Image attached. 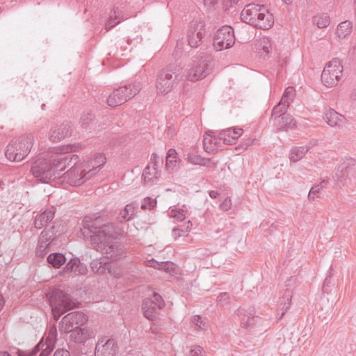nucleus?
<instances>
[{
	"instance_id": "55",
	"label": "nucleus",
	"mask_w": 356,
	"mask_h": 356,
	"mask_svg": "<svg viewBox=\"0 0 356 356\" xmlns=\"http://www.w3.org/2000/svg\"><path fill=\"white\" fill-rule=\"evenodd\" d=\"M175 128L173 126H170L168 127V129L165 130V135L169 138H172L175 134Z\"/></svg>"
},
{
	"instance_id": "50",
	"label": "nucleus",
	"mask_w": 356,
	"mask_h": 356,
	"mask_svg": "<svg viewBox=\"0 0 356 356\" xmlns=\"http://www.w3.org/2000/svg\"><path fill=\"white\" fill-rule=\"evenodd\" d=\"M231 207L232 201L229 197L225 198L220 205V208L223 211H228L229 209H231Z\"/></svg>"
},
{
	"instance_id": "16",
	"label": "nucleus",
	"mask_w": 356,
	"mask_h": 356,
	"mask_svg": "<svg viewBox=\"0 0 356 356\" xmlns=\"http://www.w3.org/2000/svg\"><path fill=\"white\" fill-rule=\"evenodd\" d=\"M57 330L55 326L50 327L46 341L41 340L38 344L42 348L39 356H48L54 350L56 341Z\"/></svg>"
},
{
	"instance_id": "9",
	"label": "nucleus",
	"mask_w": 356,
	"mask_h": 356,
	"mask_svg": "<svg viewBox=\"0 0 356 356\" xmlns=\"http://www.w3.org/2000/svg\"><path fill=\"white\" fill-rule=\"evenodd\" d=\"M65 156H70L71 159L70 163H73V166L64 174V180L71 186H80L90 179L89 175L87 174L86 170H83L85 168L82 163H79V157L76 154H65Z\"/></svg>"
},
{
	"instance_id": "15",
	"label": "nucleus",
	"mask_w": 356,
	"mask_h": 356,
	"mask_svg": "<svg viewBox=\"0 0 356 356\" xmlns=\"http://www.w3.org/2000/svg\"><path fill=\"white\" fill-rule=\"evenodd\" d=\"M106 163V157L102 154H97L95 157L88 161H84L82 164L86 170L87 174L89 175L90 178L96 175L97 172L104 166Z\"/></svg>"
},
{
	"instance_id": "34",
	"label": "nucleus",
	"mask_w": 356,
	"mask_h": 356,
	"mask_svg": "<svg viewBox=\"0 0 356 356\" xmlns=\"http://www.w3.org/2000/svg\"><path fill=\"white\" fill-rule=\"evenodd\" d=\"M271 46L270 40L268 37H263L259 40H257L254 44V48L256 51L259 54H261L262 51L265 55L269 54Z\"/></svg>"
},
{
	"instance_id": "45",
	"label": "nucleus",
	"mask_w": 356,
	"mask_h": 356,
	"mask_svg": "<svg viewBox=\"0 0 356 356\" xmlns=\"http://www.w3.org/2000/svg\"><path fill=\"white\" fill-rule=\"evenodd\" d=\"M286 109L287 108L280 105V104H277L275 106H274L271 115L272 118H274L275 120H277L278 121V117L281 114L286 113Z\"/></svg>"
},
{
	"instance_id": "40",
	"label": "nucleus",
	"mask_w": 356,
	"mask_h": 356,
	"mask_svg": "<svg viewBox=\"0 0 356 356\" xmlns=\"http://www.w3.org/2000/svg\"><path fill=\"white\" fill-rule=\"evenodd\" d=\"M187 160L189 163L195 165H202L205 164L204 158L193 153H188L187 154Z\"/></svg>"
},
{
	"instance_id": "23",
	"label": "nucleus",
	"mask_w": 356,
	"mask_h": 356,
	"mask_svg": "<svg viewBox=\"0 0 356 356\" xmlns=\"http://www.w3.org/2000/svg\"><path fill=\"white\" fill-rule=\"evenodd\" d=\"M221 140L219 139V134L218 137L215 135L212 131L206 132V135L204 138V147L207 152H213L219 147V143Z\"/></svg>"
},
{
	"instance_id": "10",
	"label": "nucleus",
	"mask_w": 356,
	"mask_h": 356,
	"mask_svg": "<svg viewBox=\"0 0 356 356\" xmlns=\"http://www.w3.org/2000/svg\"><path fill=\"white\" fill-rule=\"evenodd\" d=\"M343 65L338 58H333L324 67L321 74L323 83L333 87L339 83L342 76Z\"/></svg>"
},
{
	"instance_id": "12",
	"label": "nucleus",
	"mask_w": 356,
	"mask_h": 356,
	"mask_svg": "<svg viewBox=\"0 0 356 356\" xmlns=\"http://www.w3.org/2000/svg\"><path fill=\"white\" fill-rule=\"evenodd\" d=\"M234 29L229 25L219 29L214 36L213 46L216 51L228 49L234 44Z\"/></svg>"
},
{
	"instance_id": "21",
	"label": "nucleus",
	"mask_w": 356,
	"mask_h": 356,
	"mask_svg": "<svg viewBox=\"0 0 356 356\" xmlns=\"http://www.w3.org/2000/svg\"><path fill=\"white\" fill-rule=\"evenodd\" d=\"M324 120L330 127H341L346 122V118L332 108L324 112Z\"/></svg>"
},
{
	"instance_id": "64",
	"label": "nucleus",
	"mask_w": 356,
	"mask_h": 356,
	"mask_svg": "<svg viewBox=\"0 0 356 356\" xmlns=\"http://www.w3.org/2000/svg\"><path fill=\"white\" fill-rule=\"evenodd\" d=\"M282 1L286 4L290 5L292 3L293 0H282Z\"/></svg>"
},
{
	"instance_id": "48",
	"label": "nucleus",
	"mask_w": 356,
	"mask_h": 356,
	"mask_svg": "<svg viewBox=\"0 0 356 356\" xmlns=\"http://www.w3.org/2000/svg\"><path fill=\"white\" fill-rule=\"evenodd\" d=\"M291 102H292L291 97H290L289 96L283 95L279 104L280 105L283 106L284 107H285L286 108H287L289 106Z\"/></svg>"
},
{
	"instance_id": "54",
	"label": "nucleus",
	"mask_w": 356,
	"mask_h": 356,
	"mask_svg": "<svg viewBox=\"0 0 356 356\" xmlns=\"http://www.w3.org/2000/svg\"><path fill=\"white\" fill-rule=\"evenodd\" d=\"M331 283V275L330 273L327 275L324 280L323 286V291L328 293L327 287L329 286L330 284Z\"/></svg>"
},
{
	"instance_id": "27",
	"label": "nucleus",
	"mask_w": 356,
	"mask_h": 356,
	"mask_svg": "<svg viewBox=\"0 0 356 356\" xmlns=\"http://www.w3.org/2000/svg\"><path fill=\"white\" fill-rule=\"evenodd\" d=\"M92 270L98 275H104L111 272V264L105 258L94 259L90 263Z\"/></svg>"
},
{
	"instance_id": "31",
	"label": "nucleus",
	"mask_w": 356,
	"mask_h": 356,
	"mask_svg": "<svg viewBox=\"0 0 356 356\" xmlns=\"http://www.w3.org/2000/svg\"><path fill=\"white\" fill-rule=\"evenodd\" d=\"M138 205L134 202L128 204L125 206L119 214V219L120 221H129L131 220L134 215L135 211L138 209Z\"/></svg>"
},
{
	"instance_id": "39",
	"label": "nucleus",
	"mask_w": 356,
	"mask_h": 356,
	"mask_svg": "<svg viewBox=\"0 0 356 356\" xmlns=\"http://www.w3.org/2000/svg\"><path fill=\"white\" fill-rule=\"evenodd\" d=\"M170 217L176 219L177 221L181 222L186 219V213L182 209H172L169 213Z\"/></svg>"
},
{
	"instance_id": "7",
	"label": "nucleus",
	"mask_w": 356,
	"mask_h": 356,
	"mask_svg": "<svg viewBox=\"0 0 356 356\" xmlns=\"http://www.w3.org/2000/svg\"><path fill=\"white\" fill-rule=\"evenodd\" d=\"M141 90L140 82L124 85L115 89L107 99L108 105L111 107H116L122 105L130 99L133 98Z\"/></svg>"
},
{
	"instance_id": "43",
	"label": "nucleus",
	"mask_w": 356,
	"mask_h": 356,
	"mask_svg": "<svg viewBox=\"0 0 356 356\" xmlns=\"http://www.w3.org/2000/svg\"><path fill=\"white\" fill-rule=\"evenodd\" d=\"M156 205V199L147 197L144 199L143 202L142 203L140 208L143 210L145 209H153Z\"/></svg>"
},
{
	"instance_id": "37",
	"label": "nucleus",
	"mask_w": 356,
	"mask_h": 356,
	"mask_svg": "<svg viewBox=\"0 0 356 356\" xmlns=\"http://www.w3.org/2000/svg\"><path fill=\"white\" fill-rule=\"evenodd\" d=\"M351 31V24H339L337 28V33L341 38H346Z\"/></svg>"
},
{
	"instance_id": "5",
	"label": "nucleus",
	"mask_w": 356,
	"mask_h": 356,
	"mask_svg": "<svg viewBox=\"0 0 356 356\" xmlns=\"http://www.w3.org/2000/svg\"><path fill=\"white\" fill-rule=\"evenodd\" d=\"M49 300L56 321L65 312L77 307L79 304L75 302L69 294L58 289H54L49 293Z\"/></svg>"
},
{
	"instance_id": "47",
	"label": "nucleus",
	"mask_w": 356,
	"mask_h": 356,
	"mask_svg": "<svg viewBox=\"0 0 356 356\" xmlns=\"http://www.w3.org/2000/svg\"><path fill=\"white\" fill-rule=\"evenodd\" d=\"M203 348L200 346H197L189 351L188 356H203Z\"/></svg>"
},
{
	"instance_id": "63",
	"label": "nucleus",
	"mask_w": 356,
	"mask_h": 356,
	"mask_svg": "<svg viewBox=\"0 0 356 356\" xmlns=\"http://www.w3.org/2000/svg\"><path fill=\"white\" fill-rule=\"evenodd\" d=\"M317 24L318 28H319V29H323V28L327 27V24Z\"/></svg>"
},
{
	"instance_id": "1",
	"label": "nucleus",
	"mask_w": 356,
	"mask_h": 356,
	"mask_svg": "<svg viewBox=\"0 0 356 356\" xmlns=\"http://www.w3.org/2000/svg\"><path fill=\"white\" fill-rule=\"evenodd\" d=\"M102 220H92L86 216L83 221L81 232L85 237H90L92 246L98 252L104 254L107 259L120 260L125 257L124 246L115 241L116 231L113 223H102Z\"/></svg>"
},
{
	"instance_id": "2",
	"label": "nucleus",
	"mask_w": 356,
	"mask_h": 356,
	"mask_svg": "<svg viewBox=\"0 0 356 356\" xmlns=\"http://www.w3.org/2000/svg\"><path fill=\"white\" fill-rule=\"evenodd\" d=\"M70 147H60L56 149V152L47 156V158H39L32 165L31 172L32 175L41 182L47 183L51 179L60 175V172L70 165L72 158L65 156L63 152H67Z\"/></svg>"
},
{
	"instance_id": "24",
	"label": "nucleus",
	"mask_w": 356,
	"mask_h": 356,
	"mask_svg": "<svg viewBox=\"0 0 356 356\" xmlns=\"http://www.w3.org/2000/svg\"><path fill=\"white\" fill-rule=\"evenodd\" d=\"M315 141H311L305 146L294 147H293L289 153V159L292 162H298L302 159L310 148L316 145Z\"/></svg>"
},
{
	"instance_id": "22",
	"label": "nucleus",
	"mask_w": 356,
	"mask_h": 356,
	"mask_svg": "<svg viewBox=\"0 0 356 356\" xmlns=\"http://www.w3.org/2000/svg\"><path fill=\"white\" fill-rule=\"evenodd\" d=\"M243 129L241 128H229L219 132V139L225 144L232 145L235 143L236 139L242 134Z\"/></svg>"
},
{
	"instance_id": "59",
	"label": "nucleus",
	"mask_w": 356,
	"mask_h": 356,
	"mask_svg": "<svg viewBox=\"0 0 356 356\" xmlns=\"http://www.w3.org/2000/svg\"><path fill=\"white\" fill-rule=\"evenodd\" d=\"M218 195H219V193L216 191H209V196L211 198H213V199L216 198Z\"/></svg>"
},
{
	"instance_id": "44",
	"label": "nucleus",
	"mask_w": 356,
	"mask_h": 356,
	"mask_svg": "<svg viewBox=\"0 0 356 356\" xmlns=\"http://www.w3.org/2000/svg\"><path fill=\"white\" fill-rule=\"evenodd\" d=\"M93 118L94 116L91 113H83L80 120L81 126L84 129H87L92 121Z\"/></svg>"
},
{
	"instance_id": "42",
	"label": "nucleus",
	"mask_w": 356,
	"mask_h": 356,
	"mask_svg": "<svg viewBox=\"0 0 356 356\" xmlns=\"http://www.w3.org/2000/svg\"><path fill=\"white\" fill-rule=\"evenodd\" d=\"M42 348L38 343L32 350H18L17 356H34L38 352L41 353Z\"/></svg>"
},
{
	"instance_id": "26",
	"label": "nucleus",
	"mask_w": 356,
	"mask_h": 356,
	"mask_svg": "<svg viewBox=\"0 0 356 356\" xmlns=\"http://www.w3.org/2000/svg\"><path fill=\"white\" fill-rule=\"evenodd\" d=\"M54 217V211L51 209L44 211L42 213L38 214L35 218L34 226L36 229H40L46 227Z\"/></svg>"
},
{
	"instance_id": "14",
	"label": "nucleus",
	"mask_w": 356,
	"mask_h": 356,
	"mask_svg": "<svg viewBox=\"0 0 356 356\" xmlns=\"http://www.w3.org/2000/svg\"><path fill=\"white\" fill-rule=\"evenodd\" d=\"M159 157L156 154H152L151 163L143 170V178L144 184L147 186H152L159 181L160 173L158 170Z\"/></svg>"
},
{
	"instance_id": "11",
	"label": "nucleus",
	"mask_w": 356,
	"mask_h": 356,
	"mask_svg": "<svg viewBox=\"0 0 356 356\" xmlns=\"http://www.w3.org/2000/svg\"><path fill=\"white\" fill-rule=\"evenodd\" d=\"M88 321L86 315L81 312H73L66 314L59 325L60 332L70 333L74 329L80 328Z\"/></svg>"
},
{
	"instance_id": "25",
	"label": "nucleus",
	"mask_w": 356,
	"mask_h": 356,
	"mask_svg": "<svg viewBox=\"0 0 356 356\" xmlns=\"http://www.w3.org/2000/svg\"><path fill=\"white\" fill-rule=\"evenodd\" d=\"M70 126L67 124L56 125L51 128L49 139L54 142H59L70 134Z\"/></svg>"
},
{
	"instance_id": "28",
	"label": "nucleus",
	"mask_w": 356,
	"mask_h": 356,
	"mask_svg": "<svg viewBox=\"0 0 356 356\" xmlns=\"http://www.w3.org/2000/svg\"><path fill=\"white\" fill-rule=\"evenodd\" d=\"M280 130L287 131L289 129H293L296 127V122L294 118L288 113L281 114L278 117L277 121Z\"/></svg>"
},
{
	"instance_id": "32",
	"label": "nucleus",
	"mask_w": 356,
	"mask_h": 356,
	"mask_svg": "<svg viewBox=\"0 0 356 356\" xmlns=\"http://www.w3.org/2000/svg\"><path fill=\"white\" fill-rule=\"evenodd\" d=\"M66 257L65 254L59 252H54L47 257L48 263L54 268H60L65 262Z\"/></svg>"
},
{
	"instance_id": "46",
	"label": "nucleus",
	"mask_w": 356,
	"mask_h": 356,
	"mask_svg": "<svg viewBox=\"0 0 356 356\" xmlns=\"http://www.w3.org/2000/svg\"><path fill=\"white\" fill-rule=\"evenodd\" d=\"M229 294L227 292L220 293L217 297V302L219 305H225L229 302Z\"/></svg>"
},
{
	"instance_id": "52",
	"label": "nucleus",
	"mask_w": 356,
	"mask_h": 356,
	"mask_svg": "<svg viewBox=\"0 0 356 356\" xmlns=\"http://www.w3.org/2000/svg\"><path fill=\"white\" fill-rule=\"evenodd\" d=\"M163 262L159 263L154 259H151L147 261V266L152 267L154 268L160 269L163 266Z\"/></svg>"
},
{
	"instance_id": "35",
	"label": "nucleus",
	"mask_w": 356,
	"mask_h": 356,
	"mask_svg": "<svg viewBox=\"0 0 356 356\" xmlns=\"http://www.w3.org/2000/svg\"><path fill=\"white\" fill-rule=\"evenodd\" d=\"M192 226L193 224L191 221L188 220L179 227H174L172 229V235L175 239L185 236L186 233L191 229Z\"/></svg>"
},
{
	"instance_id": "53",
	"label": "nucleus",
	"mask_w": 356,
	"mask_h": 356,
	"mask_svg": "<svg viewBox=\"0 0 356 356\" xmlns=\"http://www.w3.org/2000/svg\"><path fill=\"white\" fill-rule=\"evenodd\" d=\"M53 356H71L70 353L65 349L56 350Z\"/></svg>"
},
{
	"instance_id": "58",
	"label": "nucleus",
	"mask_w": 356,
	"mask_h": 356,
	"mask_svg": "<svg viewBox=\"0 0 356 356\" xmlns=\"http://www.w3.org/2000/svg\"><path fill=\"white\" fill-rule=\"evenodd\" d=\"M293 88L292 87H289L285 90L283 95L289 96L291 97V96L293 95Z\"/></svg>"
},
{
	"instance_id": "61",
	"label": "nucleus",
	"mask_w": 356,
	"mask_h": 356,
	"mask_svg": "<svg viewBox=\"0 0 356 356\" xmlns=\"http://www.w3.org/2000/svg\"><path fill=\"white\" fill-rule=\"evenodd\" d=\"M110 24H105V29H106V32L110 31L113 27V26H108Z\"/></svg>"
},
{
	"instance_id": "56",
	"label": "nucleus",
	"mask_w": 356,
	"mask_h": 356,
	"mask_svg": "<svg viewBox=\"0 0 356 356\" xmlns=\"http://www.w3.org/2000/svg\"><path fill=\"white\" fill-rule=\"evenodd\" d=\"M193 322L200 329H204V325H202L201 317L200 316H195L193 318Z\"/></svg>"
},
{
	"instance_id": "49",
	"label": "nucleus",
	"mask_w": 356,
	"mask_h": 356,
	"mask_svg": "<svg viewBox=\"0 0 356 356\" xmlns=\"http://www.w3.org/2000/svg\"><path fill=\"white\" fill-rule=\"evenodd\" d=\"M254 318V316H248L247 318L244 316L241 319V325L244 328H248L252 324H253Z\"/></svg>"
},
{
	"instance_id": "17",
	"label": "nucleus",
	"mask_w": 356,
	"mask_h": 356,
	"mask_svg": "<svg viewBox=\"0 0 356 356\" xmlns=\"http://www.w3.org/2000/svg\"><path fill=\"white\" fill-rule=\"evenodd\" d=\"M204 34L205 30L203 24H195L191 26L188 31V44L193 48L198 47Z\"/></svg>"
},
{
	"instance_id": "18",
	"label": "nucleus",
	"mask_w": 356,
	"mask_h": 356,
	"mask_svg": "<svg viewBox=\"0 0 356 356\" xmlns=\"http://www.w3.org/2000/svg\"><path fill=\"white\" fill-rule=\"evenodd\" d=\"M117 352V344L114 339H108L105 343L98 341L96 344L95 356H115Z\"/></svg>"
},
{
	"instance_id": "20",
	"label": "nucleus",
	"mask_w": 356,
	"mask_h": 356,
	"mask_svg": "<svg viewBox=\"0 0 356 356\" xmlns=\"http://www.w3.org/2000/svg\"><path fill=\"white\" fill-rule=\"evenodd\" d=\"M55 237L56 236L54 232H47L46 229L43 230L40 236L39 245L36 250V254L40 257H43L47 252L46 250L47 248L54 241Z\"/></svg>"
},
{
	"instance_id": "36",
	"label": "nucleus",
	"mask_w": 356,
	"mask_h": 356,
	"mask_svg": "<svg viewBox=\"0 0 356 356\" xmlns=\"http://www.w3.org/2000/svg\"><path fill=\"white\" fill-rule=\"evenodd\" d=\"M291 298H292L291 293L289 290H286L284 295L282 296V298L280 300V310L282 311V313H281V315H280L279 319H281L282 318V316L284 315L285 312L290 307Z\"/></svg>"
},
{
	"instance_id": "41",
	"label": "nucleus",
	"mask_w": 356,
	"mask_h": 356,
	"mask_svg": "<svg viewBox=\"0 0 356 356\" xmlns=\"http://www.w3.org/2000/svg\"><path fill=\"white\" fill-rule=\"evenodd\" d=\"M177 152L175 149H170L165 158V165L168 168H170L174 162H176Z\"/></svg>"
},
{
	"instance_id": "29",
	"label": "nucleus",
	"mask_w": 356,
	"mask_h": 356,
	"mask_svg": "<svg viewBox=\"0 0 356 356\" xmlns=\"http://www.w3.org/2000/svg\"><path fill=\"white\" fill-rule=\"evenodd\" d=\"M350 168L345 165H339L335 172L334 180L337 184L341 187L346 184V181L348 179Z\"/></svg>"
},
{
	"instance_id": "3",
	"label": "nucleus",
	"mask_w": 356,
	"mask_h": 356,
	"mask_svg": "<svg viewBox=\"0 0 356 356\" xmlns=\"http://www.w3.org/2000/svg\"><path fill=\"white\" fill-rule=\"evenodd\" d=\"M179 66L172 65L159 72L156 81L158 94L165 95L170 92L183 79Z\"/></svg>"
},
{
	"instance_id": "38",
	"label": "nucleus",
	"mask_w": 356,
	"mask_h": 356,
	"mask_svg": "<svg viewBox=\"0 0 356 356\" xmlns=\"http://www.w3.org/2000/svg\"><path fill=\"white\" fill-rule=\"evenodd\" d=\"M325 184V181L323 180L322 182L313 186L309 192L308 198L309 200H314L316 197H318V193L323 188Z\"/></svg>"
},
{
	"instance_id": "60",
	"label": "nucleus",
	"mask_w": 356,
	"mask_h": 356,
	"mask_svg": "<svg viewBox=\"0 0 356 356\" xmlns=\"http://www.w3.org/2000/svg\"><path fill=\"white\" fill-rule=\"evenodd\" d=\"M4 304V300L1 295H0V310L2 309Z\"/></svg>"
},
{
	"instance_id": "13",
	"label": "nucleus",
	"mask_w": 356,
	"mask_h": 356,
	"mask_svg": "<svg viewBox=\"0 0 356 356\" xmlns=\"http://www.w3.org/2000/svg\"><path fill=\"white\" fill-rule=\"evenodd\" d=\"M165 305L162 297L157 293H154L152 296L146 298L142 304V309L145 318L150 321L156 319L161 309Z\"/></svg>"
},
{
	"instance_id": "57",
	"label": "nucleus",
	"mask_w": 356,
	"mask_h": 356,
	"mask_svg": "<svg viewBox=\"0 0 356 356\" xmlns=\"http://www.w3.org/2000/svg\"><path fill=\"white\" fill-rule=\"evenodd\" d=\"M273 24H256L255 27L264 30H268L272 28Z\"/></svg>"
},
{
	"instance_id": "19",
	"label": "nucleus",
	"mask_w": 356,
	"mask_h": 356,
	"mask_svg": "<svg viewBox=\"0 0 356 356\" xmlns=\"http://www.w3.org/2000/svg\"><path fill=\"white\" fill-rule=\"evenodd\" d=\"M65 273H71L74 275H84L88 272L87 266L81 262L77 257L72 258L67 263L63 268Z\"/></svg>"
},
{
	"instance_id": "30",
	"label": "nucleus",
	"mask_w": 356,
	"mask_h": 356,
	"mask_svg": "<svg viewBox=\"0 0 356 356\" xmlns=\"http://www.w3.org/2000/svg\"><path fill=\"white\" fill-rule=\"evenodd\" d=\"M70 339L76 343H83L91 337V332L86 328H76L70 332Z\"/></svg>"
},
{
	"instance_id": "4",
	"label": "nucleus",
	"mask_w": 356,
	"mask_h": 356,
	"mask_svg": "<svg viewBox=\"0 0 356 356\" xmlns=\"http://www.w3.org/2000/svg\"><path fill=\"white\" fill-rule=\"evenodd\" d=\"M34 141V137L31 134L11 140L5 151L6 158L15 162L22 161L30 153Z\"/></svg>"
},
{
	"instance_id": "8",
	"label": "nucleus",
	"mask_w": 356,
	"mask_h": 356,
	"mask_svg": "<svg viewBox=\"0 0 356 356\" xmlns=\"http://www.w3.org/2000/svg\"><path fill=\"white\" fill-rule=\"evenodd\" d=\"M242 22H255L266 20L268 22H274V16L264 6L254 3L247 5L241 13Z\"/></svg>"
},
{
	"instance_id": "62",
	"label": "nucleus",
	"mask_w": 356,
	"mask_h": 356,
	"mask_svg": "<svg viewBox=\"0 0 356 356\" xmlns=\"http://www.w3.org/2000/svg\"><path fill=\"white\" fill-rule=\"evenodd\" d=\"M0 356H12L6 351L0 352Z\"/></svg>"
},
{
	"instance_id": "51",
	"label": "nucleus",
	"mask_w": 356,
	"mask_h": 356,
	"mask_svg": "<svg viewBox=\"0 0 356 356\" xmlns=\"http://www.w3.org/2000/svg\"><path fill=\"white\" fill-rule=\"evenodd\" d=\"M330 20L329 16L324 13L314 17V22H327Z\"/></svg>"
},
{
	"instance_id": "6",
	"label": "nucleus",
	"mask_w": 356,
	"mask_h": 356,
	"mask_svg": "<svg viewBox=\"0 0 356 356\" xmlns=\"http://www.w3.org/2000/svg\"><path fill=\"white\" fill-rule=\"evenodd\" d=\"M212 56L207 52H201L193 60V65L187 72L186 78L190 81H197L205 78L212 68Z\"/></svg>"
},
{
	"instance_id": "33",
	"label": "nucleus",
	"mask_w": 356,
	"mask_h": 356,
	"mask_svg": "<svg viewBox=\"0 0 356 356\" xmlns=\"http://www.w3.org/2000/svg\"><path fill=\"white\" fill-rule=\"evenodd\" d=\"M219 0H204V5L208 9H212L215 8V6L218 3ZM241 0H222L223 8L225 11L229 10L234 6L237 5Z\"/></svg>"
}]
</instances>
